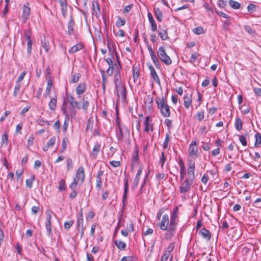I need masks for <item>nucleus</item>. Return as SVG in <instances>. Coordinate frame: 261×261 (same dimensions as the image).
<instances>
[{"label": "nucleus", "mask_w": 261, "mask_h": 261, "mask_svg": "<svg viewBox=\"0 0 261 261\" xmlns=\"http://www.w3.org/2000/svg\"><path fill=\"white\" fill-rule=\"evenodd\" d=\"M158 108L160 110L161 113L165 117H168L170 115V107L168 105L167 99L166 96L162 98L156 97L155 99Z\"/></svg>", "instance_id": "obj_1"}, {"label": "nucleus", "mask_w": 261, "mask_h": 261, "mask_svg": "<svg viewBox=\"0 0 261 261\" xmlns=\"http://www.w3.org/2000/svg\"><path fill=\"white\" fill-rule=\"evenodd\" d=\"M85 177L84 168L83 166H81L77 169L73 181L69 185L70 189L74 190L77 185H82L84 182Z\"/></svg>", "instance_id": "obj_2"}, {"label": "nucleus", "mask_w": 261, "mask_h": 261, "mask_svg": "<svg viewBox=\"0 0 261 261\" xmlns=\"http://www.w3.org/2000/svg\"><path fill=\"white\" fill-rule=\"evenodd\" d=\"M177 215L178 214L173 213L170 217V221L168 229L165 233V237L167 240L171 239L176 232L177 224V222L176 221Z\"/></svg>", "instance_id": "obj_3"}, {"label": "nucleus", "mask_w": 261, "mask_h": 261, "mask_svg": "<svg viewBox=\"0 0 261 261\" xmlns=\"http://www.w3.org/2000/svg\"><path fill=\"white\" fill-rule=\"evenodd\" d=\"M157 54L161 61L166 65H169L172 63V60L166 54L164 46H162L159 48Z\"/></svg>", "instance_id": "obj_4"}, {"label": "nucleus", "mask_w": 261, "mask_h": 261, "mask_svg": "<svg viewBox=\"0 0 261 261\" xmlns=\"http://www.w3.org/2000/svg\"><path fill=\"white\" fill-rule=\"evenodd\" d=\"M195 162L192 160H188V177L187 179L194 181L195 179Z\"/></svg>", "instance_id": "obj_5"}, {"label": "nucleus", "mask_w": 261, "mask_h": 261, "mask_svg": "<svg viewBox=\"0 0 261 261\" xmlns=\"http://www.w3.org/2000/svg\"><path fill=\"white\" fill-rule=\"evenodd\" d=\"M52 213L53 212L50 210H47L46 212V221L45 224L47 236L49 237H50L52 235V229L51 226V219Z\"/></svg>", "instance_id": "obj_6"}, {"label": "nucleus", "mask_w": 261, "mask_h": 261, "mask_svg": "<svg viewBox=\"0 0 261 261\" xmlns=\"http://www.w3.org/2000/svg\"><path fill=\"white\" fill-rule=\"evenodd\" d=\"M169 216L167 214H165L163 215L161 221L157 224V226L162 230L168 231L169 227L168 226H169Z\"/></svg>", "instance_id": "obj_7"}, {"label": "nucleus", "mask_w": 261, "mask_h": 261, "mask_svg": "<svg viewBox=\"0 0 261 261\" xmlns=\"http://www.w3.org/2000/svg\"><path fill=\"white\" fill-rule=\"evenodd\" d=\"M193 183V181L186 179L182 182H181L179 187V191L181 193H186L191 189V186Z\"/></svg>", "instance_id": "obj_8"}, {"label": "nucleus", "mask_w": 261, "mask_h": 261, "mask_svg": "<svg viewBox=\"0 0 261 261\" xmlns=\"http://www.w3.org/2000/svg\"><path fill=\"white\" fill-rule=\"evenodd\" d=\"M198 146L196 141H193L189 145V152L190 156H193L194 159L198 156Z\"/></svg>", "instance_id": "obj_9"}, {"label": "nucleus", "mask_w": 261, "mask_h": 261, "mask_svg": "<svg viewBox=\"0 0 261 261\" xmlns=\"http://www.w3.org/2000/svg\"><path fill=\"white\" fill-rule=\"evenodd\" d=\"M120 80H121V74H120V70L119 69H118V70H116L115 72L114 78L115 85V88L118 93V89L119 88V86L122 85L121 84Z\"/></svg>", "instance_id": "obj_10"}, {"label": "nucleus", "mask_w": 261, "mask_h": 261, "mask_svg": "<svg viewBox=\"0 0 261 261\" xmlns=\"http://www.w3.org/2000/svg\"><path fill=\"white\" fill-rule=\"evenodd\" d=\"M147 65H148V67L150 72L151 76L152 77V78L153 79V80H154V81L155 82H156L158 84L160 85V78H159V76L158 75L154 67L150 64L149 65L148 64H147Z\"/></svg>", "instance_id": "obj_11"}, {"label": "nucleus", "mask_w": 261, "mask_h": 261, "mask_svg": "<svg viewBox=\"0 0 261 261\" xmlns=\"http://www.w3.org/2000/svg\"><path fill=\"white\" fill-rule=\"evenodd\" d=\"M30 8L29 7V3H26L23 5V12L22 15V19L24 22L29 18V16L30 13Z\"/></svg>", "instance_id": "obj_12"}, {"label": "nucleus", "mask_w": 261, "mask_h": 261, "mask_svg": "<svg viewBox=\"0 0 261 261\" xmlns=\"http://www.w3.org/2000/svg\"><path fill=\"white\" fill-rule=\"evenodd\" d=\"M118 90V93L117 92L118 96L119 97L120 94L122 97V100L126 101L127 98V90L125 86L124 85H120Z\"/></svg>", "instance_id": "obj_13"}, {"label": "nucleus", "mask_w": 261, "mask_h": 261, "mask_svg": "<svg viewBox=\"0 0 261 261\" xmlns=\"http://www.w3.org/2000/svg\"><path fill=\"white\" fill-rule=\"evenodd\" d=\"M67 100L69 102L71 108L74 109L75 108H76L78 109H80L79 103L75 100L73 96L71 95L67 96Z\"/></svg>", "instance_id": "obj_14"}, {"label": "nucleus", "mask_w": 261, "mask_h": 261, "mask_svg": "<svg viewBox=\"0 0 261 261\" xmlns=\"http://www.w3.org/2000/svg\"><path fill=\"white\" fill-rule=\"evenodd\" d=\"M199 234L206 241H208L210 240L211 238V233L210 231L205 228H202L199 232Z\"/></svg>", "instance_id": "obj_15"}, {"label": "nucleus", "mask_w": 261, "mask_h": 261, "mask_svg": "<svg viewBox=\"0 0 261 261\" xmlns=\"http://www.w3.org/2000/svg\"><path fill=\"white\" fill-rule=\"evenodd\" d=\"M142 172V168L140 167L138 170L137 173L134 178L132 185V189H135L138 186L140 175Z\"/></svg>", "instance_id": "obj_16"}, {"label": "nucleus", "mask_w": 261, "mask_h": 261, "mask_svg": "<svg viewBox=\"0 0 261 261\" xmlns=\"http://www.w3.org/2000/svg\"><path fill=\"white\" fill-rule=\"evenodd\" d=\"M128 190V179H126L125 180V182H124V193H123V198H122L123 207L125 206Z\"/></svg>", "instance_id": "obj_17"}, {"label": "nucleus", "mask_w": 261, "mask_h": 261, "mask_svg": "<svg viewBox=\"0 0 261 261\" xmlns=\"http://www.w3.org/2000/svg\"><path fill=\"white\" fill-rule=\"evenodd\" d=\"M184 106L185 107L188 109L190 108V106L191 105L192 103V95L191 94H186L184 95Z\"/></svg>", "instance_id": "obj_18"}, {"label": "nucleus", "mask_w": 261, "mask_h": 261, "mask_svg": "<svg viewBox=\"0 0 261 261\" xmlns=\"http://www.w3.org/2000/svg\"><path fill=\"white\" fill-rule=\"evenodd\" d=\"M84 47V45L82 43H79L73 45L71 48L69 50V54H73L75 53L80 50L82 49Z\"/></svg>", "instance_id": "obj_19"}, {"label": "nucleus", "mask_w": 261, "mask_h": 261, "mask_svg": "<svg viewBox=\"0 0 261 261\" xmlns=\"http://www.w3.org/2000/svg\"><path fill=\"white\" fill-rule=\"evenodd\" d=\"M92 10L93 14L96 16H97L100 14V8L98 5V3L96 1H93L92 3Z\"/></svg>", "instance_id": "obj_20"}, {"label": "nucleus", "mask_w": 261, "mask_h": 261, "mask_svg": "<svg viewBox=\"0 0 261 261\" xmlns=\"http://www.w3.org/2000/svg\"><path fill=\"white\" fill-rule=\"evenodd\" d=\"M86 89V85L84 83H81L78 85L76 88V93L80 96L85 92Z\"/></svg>", "instance_id": "obj_21"}, {"label": "nucleus", "mask_w": 261, "mask_h": 261, "mask_svg": "<svg viewBox=\"0 0 261 261\" xmlns=\"http://www.w3.org/2000/svg\"><path fill=\"white\" fill-rule=\"evenodd\" d=\"M100 144L99 143L96 142L95 143L92 151V155L94 158L96 159L97 158V154L100 151Z\"/></svg>", "instance_id": "obj_22"}, {"label": "nucleus", "mask_w": 261, "mask_h": 261, "mask_svg": "<svg viewBox=\"0 0 261 261\" xmlns=\"http://www.w3.org/2000/svg\"><path fill=\"white\" fill-rule=\"evenodd\" d=\"M57 98L56 95L54 97L52 98L48 103V106L50 110L55 111L57 108Z\"/></svg>", "instance_id": "obj_23"}, {"label": "nucleus", "mask_w": 261, "mask_h": 261, "mask_svg": "<svg viewBox=\"0 0 261 261\" xmlns=\"http://www.w3.org/2000/svg\"><path fill=\"white\" fill-rule=\"evenodd\" d=\"M154 15L156 18L157 20L161 22L162 21L163 16L162 14V12L160 10V9L159 8H155L154 9Z\"/></svg>", "instance_id": "obj_24"}, {"label": "nucleus", "mask_w": 261, "mask_h": 261, "mask_svg": "<svg viewBox=\"0 0 261 261\" xmlns=\"http://www.w3.org/2000/svg\"><path fill=\"white\" fill-rule=\"evenodd\" d=\"M114 243L116 247L121 250H124L126 248V243L122 241L116 240L115 241Z\"/></svg>", "instance_id": "obj_25"}, {"label": "nucleus", "mask_w": 261, "mask_h": 261, "mask_svg": "<svg viewBox=\"0 0 261 261\" xmlns=\"http://www.w3.org/2000/svg\"><path fill=\"white\" fill-rule=\"evenodd\" d=\"M52 85H53V82H52V80L51 79H48L47 80V87H46V90H45V94L44 95V96L46 98L47 96H48L50 94V91H51V86H52Z\"/></svg>", "instance_id": "obj_26"}, {"label": "nucleus", "mask_w": 261, "mask_h": 261, "mask_svg": "<svg viewBox=\"0 0 261 261\" xmlns=\"http://www.w3.org/2000/svg\"><path fill=\"white\" fill-rule=\"evenodd\" d=\"M235 128L238 130H241L243 127V121L241 119L238 117L236 119L234 122Z\"/></svg>", "instance_id": "obj_27"}, {"label": "nucleus", "mask_w": 261, "mask_h": 261, "mask_svg": "<svg viewBox=\"0 0 261 261\" xmlns=\"http://www.w3.org/2000/svg\"><path fill=\"white\" fill-rule=\"evenodd\" d=\"M139 160V148L136 146L133 153L132 160L134 162L138 163Z\"/></svg>", "instance_id": "obj_28"}, {"label": "nucleus", "mask_w": 261, "mask_h": 261, "mask_svg": "<svg viewBox=\"0 0 261 261\" xmlns=\"http://www.w3.org/2000/svg\"><path fill=\"white\" fill-rule=\"evenodd\" d=\"M133 74L134 82H136L140 75V70L137 67H133Z\"/></svg>", "instance_id": "obj_29"}, {"label": "nucleus", "mask_w": 261, "mask_h": 261, "mask_svg": "<svg viewBox=\"0 0 261 261\" xmlns=\"http://www.w3.org/2000/svg\"><path fill=\"white\" fill-rule=\"evenodd\" d=\"M147 49L149 51L151 59L153 63L156 61H158V58L155 55L154 51L152 50L151 47L150 45H147Z\"/></svg>", "instance_id": "obj_30"}, {"label": "nucleus", "mask_w": 261, "mask_h": 261, "mask_svg": "<svg viewBox=\"0 0 261 261\" xmlns=\"http://www.w3.org/2000/svg\"><path fill=\"white\" fill-rule=\"evenodd\" d=\"M35 179V176L32 174L30 178L26 179V186L29 188H31L33 186V182Z\"/></svg>", "instance_id": "obj_31"}, {"label": "nucleus", "mask_w": 261, "mask_h": 261, "mask_svg": "<svg viewBox=\"0 0 261 261\" xmlns=\"http://www.w3.org/2000/svg\"><path fill=\"white\" fill-rule=\"evenodd\" d=\"M89 106V101L87 100V98L83 97L82 99V109L85 113L87 112Z\"/></svg>", "instance_id": "obj_32"}, {"label": "nucleus", "mask_w": 261, "mask_h": 261, "mask_svg": "<svg viewBox=\"0 0 261 261\" xmlns=\"http://www.w3.org/2000/svg\"><path fill=\"white\" fill-rule=\"evenodd\" d=\"M159 35L163 40H167L169 38L166 30H162V31L159 32Z\"/></svg>", "instance_id": "obj_33"}, {"label": "nucleus", "mask_w": 261, "mask_h": 261, "mask_svg": "<svg viewBox=\"0 0 261 261\" xmlns=\"http://www.w3.org/2000/svg\"><path fill=\"white\" fill-rule=\"evenodd\" d=\"M68 143V140L67 137H64L63 139L62 143V149L60 151V152L62 153L67 148V144Z\"/></svg>", "instance_id": "obj_34"}, {"label": "nucleus", "mask_w": 261, "mask_h": 261, "mask_svg": "<svg viewBox=\"0 0 261 261\" xmlns=\"http://www.w3.org/2000/svg\"><path fill=\"white\" fill-rule=\"evenodd\" d=\"M231 19H226L225 20L223 21L222 28L224 31H227L229 30V27L231 24V22H230V20Z\"/></svg>", "instance_id": "obj_35"}, {"label": "nucleus", "mask_w": 261, "mask_h": 261, "mask_svg": "<svg viewBox=\"0 0 261 261\" xmlns=\"http://www.w3.org/2000/svg\"><path fill=\"white\" fill-rule=\"evenodd\" d=\"M153 101V97L151 95H147L145 98V102L148 107H152Z\"/></svg>", "instance_id": "obj_36"}, {"label": "nucleus", "mask_w": 261, "mask_h": 261, "mask_svg": "<svg viewBox=\"0 0 261 261\" xmlns=\"http://www.w3.org/2000/svg\"><path fill=\"white\" fill-rule=\"evenodd\" d=\"M74 21L73 19H70V21L68 23V34L70 35L72 34L73 32V25H74Z\"/></svg>", "instance_id": "obj_37"}, {"label": "nucleus", "mask_w": 261, "mask_h": 261, "mask_svg": "<svg viewBox=\"0 0 261 261\" xmlns=\"http://www.w3.org/2000/svg\"><path fill=\"white\" fill-rule=\"evenodd\" d=\"M229 4L230 7L233 9H238L241 7V5L239 3L233 0H229Z\"/></svg>", "instance_id": "obj_38"}, {"label": "nucleus", "mask_w": 261, "mask_h": 261, "mask_svg": "<svg viewBox=\"0 0 261 261\" xmlns=\"http://www.w3.org/2000/svg\"><path fill=\"white\" fill-rule=\"evenodd\" d=\"M8 143V135L7 134H3L2 136V146H7Z\"/></svg>", "instance_id": "obj_39"}, {"label": "nucleus", "mask_w": 261, "mask_h": 261, "mask_svg": "<svg viewBox=\"0 0 261 261\" xmlns=\"http://www.w3.org/2000/svg\"><path fill=\"white\" fill-rule=\"evenodd\" d=\"M255 141L254 143V146L256 147L259 146V145L261 144V135L259 133H257L255 135Z\"/></svg>", "instance_id": "obj_40"}, {"label": "nucleus", "mask_w": 261, "mask_h": 261, "mask_svg": "<svg viewBox=\"0 0 261 261\" xmlns=\"http://www.w3.org/2000/svg\"><path fill=\"white\" fill-rule=\"evenodd\" d=\"M93 120L89 118L87 121V125H86V130L91 132L93 129Z\"/></svg>", "instance_id": "obj_41"}, {"label": "nucleus", "mask_w": 261, "mask_h": 261, "mask_svg": "<svg viewBox=\"0 0 261 261\" xmlns=\"http://www.w3.org/2000/svg\"><path fill=\"white\" fill-rule=\"evenodd\" d=\"M175 247V243H170L168 247L167 248L166 251H165L164 253L166 254H168L170 256H171L170 254L171 251L173 250Z\"/></svg>", "instance_id": "obj_42"}, {"label": "nucleus", "mask_w": 261, "mask_h": 261, "mask_svg": "<svg viewBox=\"0 0 261 261\" xmlns=\"http://www.w3.org/2000/svg\"><path fill=\"white\" fill-rule=\"evenodd\" d=\"M203 7L207 11L211 12L212 14H214V12L216 13V11H217L214 7L211 6L208 3H205L203 5Z\"/></svg>", "instance_id": "obj_43"}, {"label": "nucleus", "mask_w": 261, "mask_h": 261, "mask_svg": "<svg viewBox=\"0 0 261 261\" xmlns=\"http://www.w3.org/2000/svg\"><path fill=\"white\" fill-rule=\"evenodd\" d=\"M150 121V117L147 116L145 118V120L144 121V124L145 125L144 132L148 133L149 131V122Z\"/></svg>", "instance_id": "obj_44"}, {"label": "nucleus", "mask_w": 261, "mask_h": 261, "mask_svg": "<svg viewBox=\"0 0 261 261\" xmlns=\"http://www.w3.org/2000/svg\"><path fill=\"white\" fill-rule=\"evenodd\" d=\"M125 21L124 19L118 17L116 21V26L118 28H119L121 26H123L125 24Z\"/></svg>", "instance_id": "obj_45"}, {"label": "nucleus", "mask_w": 261, "mask_h": 261, "mask_svg": "<svg viewBox=\"0 0 261 261\" xmlns=\"http://www.w3.org/2000/svg\"><path fill=\"white\" fill-rule=\"evenodd\" d=\"M80 76H81V74L79 73H77L75 74L72 75V79H71V81H70V82L71 83H77L79 81Z\"/></svg>", "instance_id": "obj_46"}, {"label": "nucleus", "mask_w": 261, "mask_h": 261, "mask_svg": "<svg viewBox=\"0 0 261 261\" xmlns=\"http://www.w3.org/2000/svg\"><path fill=\"white\" fill-rule=\"evenodd\" d=\"M31 34H32V33L30 29L24 31V37L27 39L28 41H32Z\"/></svg>", "instance_id": "obj_47"}, {"label": "nucleus", "mask_w": 261, "mask_h": 261, "mask_svg": "<svg viewBox=\"0 0 261 261\" xmlns=\"http://www.w3.org/2000/svg\"><path fill=\"white\" fill-rule=\"evenodd\" d=\"M69 116H66V117H65V118L64 124L63 126V132L65 133L66 132L67 130V127H68V123H69Z\"/></svg>", "instance_id": "obj_48"}, {"label": "nucleus", "mask_w": 261, "mask_h": 261, "mask_svg": "<svg viewBox=\"0 0 261 261\" xmlns=\"http://www.w3.org/2000/svg\"><path fill=\"white\" fill-rule=\"evenodd\" d=\"M193 32L197 35H200L204 33V31L203 28L199 27L195 28L193 30Z\"/></svg>", "instance_id": "obj_49"}, {"label": "nucleus", "mask_w": 261, "mask_h": 261, "mask_svg": "<svg viewBox=\"0 0 261 261\" xmlns=\"http://www.w3.org/2000/svg\"><path fill=\"white\" fill-rule=\"evenodd\" d=\"M66 189V182L64 179H62L59 182V190L60 191H64Z\"/></svg>", "instance_id": "obj_50"}, {"label": "nucleus", "mask_w": 261, "mask_h": 261, "mask_svg": "<svg viewBox=\"0 0 261 261\" xmlns=\"http://www.w3.org/2000/svg\"><path fill=\"white\" fill-rule=\"evenodd\" d=\"M204 113L203 111H200L198 112L195 117L197 120L199 121H201L204 119Z\"/></svg>", "instance_id": "obj_51"}, {"label": "nucleus", "mask_w": 261, "mask_h": 261, "mask_svg": "<svg viewBox=\"0 0 261 261\" xmlns=\"http://www.w3.org/2000/svg\"><path fill=\"white\" fill-rule=\"evenodd\" d=\"M56 138L55 136H53L51 138L49 139L47 143V145L48 146H49L50 148L53 147V146L55 145L56 142Z\"/></svg>", "instance_id": "obj_52"}, {"label": "nucleus", "mask_w": 261, "mask_h": 261, "mask_svg": "<svg viewBox=\"0 0 261 261\" xmlns=\"http://www.w3.org/2000/svg\"><path fill=\"white\" fill-rule=\"evenodd\" d=\"M239 140L243 146H246L247 145V142L246 140V137L244 135H239Z\"/></svg>", "instance_id": "obj_53"}, {"label": "nucleus", "mask_w": 261, "mask_h": 261, "mask_svg": "<svg viewBox=\"0 0 261 261\" xmlns=\"http://www.w3.org/2000/svg\"><path fill=\"white\" fill-rule=\"evenodd\" d=\"M216 13L220 17H222L226 19H232V18L230 16H229L228 15L226 14L224 12L216 11Z\"/></svg>", "instance_id": "obj_54"}, {"label": "nucleus", "mask_w": 261, "mask_h": 261, "mask_svg": "<svg viewBox=\"0 0 261 261\" xmlns=\"http://www.w3.org/2000/svg\"><path fill=\"white\" fill-rule=\"evenodd\" d=\"M83 222H84V218H77L76 225H77L78 229H79L80 227H81V228H83L84 227Z\"/></svg>", "instance_id": "obj_55"}, {"label": "nucleus", "mask_w": 261, "mask_h": 261, "mask_svg": "<svg viewBox=\"0 0 261 261\" xmlns=\"http://www.w3.org/2000/svg\"><path fill=\"white\" fill-rule=\"evenodd\" d=\"M256 6L253 4H250L247 6V10L249 12L252 13L256 10Z\"/></svg>", "instance_id": "obj_56"}, {"label": "nucleus", "mask_w": 261, "mask_h": 261, "mask_svg": "<svg viewBox=\"0 0 261 261\" xmlns=\"http://www.w3.org/2000/svg\"><path fill=\"white\" fill-rule=\"evenodd\" d=\"M42 45L44 49H45L46 52H48L49 51V43L48 42H46L45 39H44V40L41 41Z\"/></svg>", "instance_id": "obj_57"}, {"label": "nucleus", "mask_w": 261, "mask_h": 261, "mask_svg": "<svg viewBox=\"0 0 261 261\" xmlns=\"http://www.w3.org/2000/svg\"><path fill=\"white\" fill-rule=\"evenodd\" d=\"M74 221L73 220H70L69 221H66L64 223V227L65 229H69L71 226L73 224Z\"/></svg>", "instance_id": "obj_58"}, {"label": "nucleus", "mask_w": 261, "mask_h": 261, "mask_svg": "<svg viewBox=\"0 0 261 261\" xmlns=\"http://www.w3.org/2000/svg\"><path fill=\"white\" fill-rule=\"evenodd\" d=\"M73 168V162L71 158L67 159V169L69 170Z\"/></svg>", "instance_id": "obj_59"}, {"label": "nucleus", "mask_w": 261, "mask_h": 261, "mask_svg": "<svg viewBox=\"0 0 261 261\" xmlns=\"http://www.w3.org/2000/svg\"><path fill=\"white\" fill-rule=\"evenodd\" d=\"M106 61L109 65V67H113V66L116 65V64H113V53L111 52V58H108L107 59H106Z\"/></svg>", "instance_id": "obj_60"}, {"label": "nucleus", "mask_w": 261, "mask_h": 261, "mask_svg": "<svg viewBox=\"0 0 261 261\" xmlns=\"http://www.w3.org/2000/svg\"><path fill=\"white\" fill-rule=\"evenodd\" d=\"M169 135L168 134H166V138L164 140V142L163 144V147L164 149H166L168 147V143L169 142Z\"/></svg>", "instance_id": "obj_61"}, {"label": "nucleus", "mask_w": 261, "mask_h": 261, "mask_svg": "<svg viewBox=\"0 0 261 261\" xmlns=\"http://www.w3.org/2000/svg\"><path fill=\"white\" fill-rule=\"evenodd\" d=\"M166 160V157L165 155V153L164 152H162L161 157L160 160V163L161 164V167L163 168L165 162Z\"/></svg>", "instance_id": "obj_62"}, {"label": "nucleus", "mask_w": 261, "mask_h": 261, "mask_svg": "<svg viewBox=\"0 0 261 261\" xmlns=\"http://www.w3.org/2000/svg\"><path fill=\"white\" fill-rule=\"evenodd\" d=\"M149 23L151 25V30L153 31V32H154L155 31H156L157 30V25L154 21V20H150L149 21Z\"/></svg>", "instance_id": "obj_63"}, {"label": "nucleus", "mask_w": 261, "mask_h": 261, "mask_svg": "<svg viewBox=\"0 0 261 261\" xmlns=\"http://www.w3.org/2000/svg\"><path fill=\"white\" fill-rule=\"evenodd\" d=\"M217 5L220 8H225L226 6V2L224 0H218Z\"/></svg>", "instance_id": "obj_64"}]
</instances>
